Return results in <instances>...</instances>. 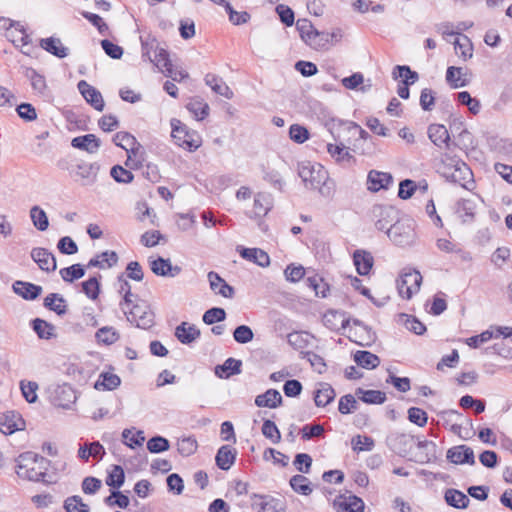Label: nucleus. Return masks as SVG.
<instances>
[{
  "mask_svg": "<svg viewBox=\"0 0 512 512\" xmlns=\"http://www.w3.org/2000/svg\"><path fill=\"white\" fill-rule=\"evenodd\" d=\"M78 89L85 100L97 111L104 109L105 103L101 93L87 83L85 80H81L78 83Z\"/></svg>",
  "mask_w": 512,
  "mask_h": 512,
  "instance_id": "14",
  "label": "nucleus"
},
{
  "mask_svg": "<svg viewBox=\"0 0 512 512\" xmlns=\"http://www.w3.org/2000/svg\"><path fill=\"white\" fill-rule=\"evenodd\" d=\"M386 234L397 246H411L416 241L415 222L410 218H401L390 225Z\"/></svg>",
  "mask_w": 512,
  "mask_h": 512,
  "instance_id": "4",
  "label": "nucleus"
},
{
  "mask_svg": "<svg viewBox=\"0 0 512 512\" xmlns=\"http://www.w3.org/2000/svg\"><path fill=\"white\" fill-rule=\"evenodd\" d=\"M24 421L20 414L14 411L0 413V431L5 435L13 434L23 429Z\"/></svg>",
  "mask_w": 512,
  "mask_h": 512,
  "instance_id": "13",
  "label": "nucleus"
},
{
  "mask_svg": "<svg viewBox=\"0 0 512 512\" xmlns=\"http://www.w3.org/2000/svg\"><path fill=\"white\" fill-rule=\"evenodd\" d=\"M236 459V450L230 445H223L217 451L215 461L221 470H229Z\"/></svg>",
  "mask_w": 512,
  "mask_h": 512,
  "instance_id": "31",
  "label": "nucleus"
},
{
  "mask_svg": "<svg viewBox=\"0 0 512 512\" xmlns=\"http://www.w3.org/2000/svg\"><path fill=\"white\" fill-rule=\"evenodd\" d=\"M12 288L17 295L25 300H35L42 293L41 286L20 280L15 281Z\"/></svg>",
  "mask_w": 512,
  "mask_h": 512,
  "instance_id": "22",
  "label": "nucleus"
},
{
  "mask_svg": "<svg viewBox=\"0 0 512 512\" xmlns=\"http://www.w3.org/2000/svg\"><path fill=\"white\" fill-rule=\"evenodd\" d=\"M373 214L380 217L375 222V227L383 231L389 228L388 225L394 220L396 211L392 207L376 205L373 207Z\"/></svg>",
  "mask_w": 512,
  "mask_h": 512,
  "instance_id": "30",
  "label": "nucleus"
},
{
  "mask_svg": "<svg viewBox=\"0 0 512 512\" xmlns=\"http://www.w3.org/2000/svg\"><path fill=\"white\" fill-rule=\"evenodd\" d=\"M351 442L353 450L357 452L371 451L375 445L373 438L362 435H356Z\"/></svg>",
  "mask_w": 512,
  "mask_h": 512,
  "instance_id": "59",
  "label": "nucleus"
},
{
  "mask_svg": "<svg viewBox=\"0 0 512 512\" xmlns=\"http://www.w3.org/2000/svg\"><path fill=\"white\" fill-rule=\"evenodd\" d=\"M323 324L332 331H339L349 325L350 320L345 314L335 310H330L323 315Z\"/></svg>",
  "mask_w": 512,
  "mask_h": 512,
  "instance_id": "25",
  "label": "nucleus"
},
{
  "mask_svg": "<svg viewBox=\"0 0 512 512\" xmlns=\"http://www.w3.org/2000/svg\"><path fill=\"white\" fill-rule=\"evenodd\" d=\"M234 340L240 344H246L253 340L254 333L247 325H240L235 328L233 332Z\"/></svg>",
  "mask_w": 512,
  "mask_h": 512,
  "instance_id": "62",
  "label": "nucleus"
},
{
  "mask_svg": "<svg viewBox=\"0 0 512 512\" xmlns=\"http://www.w3.org/2000/svg\"><path fill=\"white\" fill-rule=\"evenodd\" d=\"M142 58L153 63L157 68L162 67L161 63L163 60L159 56L162 50H166L161 47L159 42L155 38H147L143 40L141 38Z\"/></svg>",
  "mask_w": 512,
  "mask_h": 512,
  "instance_id": "9",
  "label": "nucleus"
},
{
  "mask_svg": "<svg viewBox=\"0 0 512 512\" xmlns=\"http://www.w3.org/2000/svg\"><path fill=\"white\" fill-rule=\"evenodd\" d=\"M6 37L15 45L22 48V52L26 55L30 54L29 44L30 37L26 33L23 25L19 22H12L10 27L6 30Z\"/></svg>",
  "mask_w": 512,
  "mask_h": 512,
  "instance_id": "8",
  "label": "nucleus"
},
{
  "mask_svg": "<svg viewBox=\"0 0 512 512\" xmlns=\"http://www.w3.org/2000/svg\"><path fill=\"white\" fill-rule=\"evenodd\" d=\"M444 499L449 506L457 509H465L470 503V499L467 495L453 488L445 491Z\"/></svg>",
  "mask_w": 512,
  "mask_h": 512,
  "instance_id": "36",
  "label": "nucleus"
},
{
  "mask_svg": "<svg viewBox=\"0 0 512 512\" xmlns=\"http://www.w3.org/2000/svg\"><path fill=\"white\" fill-rule=\"evenodd\" d=\"M289 137L295 143L302 144L309 139V132L302 125L292 124L289 128Z\"/></svg>",
  "mask_w": 512,
  "mask_h": 512,
  "instance_id": "61",
  "label": "nucleus"
},
{
  "mask_svg": "<svg viewBox=\"0 0 512 512\" xmlns=\"http://www.w3.org/2000/svg\"><path fill=\"white\" fill-rule=\"evenodd\" d=\"M121 309L126 314L127 320L134 323L138 328L149 329L154 325V312L145 301H138L129 311L123 304Z\"/></svg>",
  "mask_w": 512,
  "mask_h": 512,
  "instance_id": "5",
  "label": "nucleus"
},
{
  "mask_svg": "<svg viewBox=\"0 0 512 512\" xmlns=\"http://www.w3.org/2000/svg\"><path fill=\"white\" fill-rule=\"evenodd\" d=\"M282 400V396L278 390L268 389L265 393L256 396L255 405L274 409L282 404Z\"/></svg>",
  "mask_w": 512,
  "mask_h": 512,
  "instance_id": "32",
  "label": "nucleus"
},
{
  "mask_svg": "<svg viewBox=\"0 0 512 512\" xmlns=\"http://www.w3.org/2000/svg\"><path fill=\"white\" fill-rule=\"evenodd\" d=\"M335 35L328 32H319L316 30L314 34L308 37L307 45L315 50H326L329 48Z\"/></svg>",
  "mask_w": 512,
  "mask_h": 512,
  "instance_id": "41",
  "label": "nucleus"
},
{
  "mask_svg": "<svg viewBox=\"0 0 512 512\" xmlns=\"http://www.w3.org/2000/svg\"><path fill=\"white\" fill-rule=\"evenodd\" d=\"M355 394L361 401L367 404H382L386 400V394L379 390L358 388Z\"/></svg>",
  "mask_w": 512,
  "mask_h": 512,
  "instance_id": "45",
  "label": "nucleus"
},
{
  "mask_svg": "<svg viewBox=\"0 0 512 512\" xmlns=\"http://www.w3.org/2000/svg\"><path fill=\"white\" fill-rule=\"evenodd\" d=\"M290 486L295 492L305 496L312 492L309 479L300 474L294 475L290 479Z\"/></svg>",
  "mask_w": 512,
  "mask_h": 512,
  "instance_id": "49",
  "label": "nucleus"
},
{
  "mask_svg": "<svg viewBox=\"0 0 512 512\" xmlns=\"http://www.w3.org/2000/svg\"><path fill=\"white\" fill-rule=\"evenodd\" d=\"M263 435L270 439L273 443H278L281 439V434L276 424L272 420H264L262 425Z\"/></svg>",
  "mask_w": 512,
  "mask_h": 512,
  "instance_id": "63",
  "label": "nucleus"
},
{
  "mask_svg": "<svg viewBox=\"0 0 512 512\" xmlns=\"http://www.w3.org/2000/svg\"><path fill=\"white\" fill-rule=\"evenodd\" d=\"M127 152L126 166L130 168H139L145 161V150L143 146L137 141L135 146L129 147Z\"/></svg>",
  "mask_w": 512,
  "mask_h": 512,
  "instance_id": "38",
  "label": "nucleus"
},
{
  "mask_svg": "<svg viewBox=\"0 0 512 512\" xmlns=\"http://www.w3.org/2000/svg\"><path fill=\"white\" fill-rule=\"evenodd\" d=\"M238 251L241 257L259 265L260 267H267L270 264L269 255L260 248L239 247Z\"/></svg>",
  "mask_w": 512,
  "mask_h": 512,
  "instance_id": "24",
  "label": "nucleus"
},
{
  "mask_svg": "<svg viewBox=\"0 0 512 512\" xmlns=\"http://www.w3.org/2000/svg\"><path fill=\"white\" fill-rule=\"evenodd\" d=\"M82 290L88 298L97 299L100 293V283L97 277H91L82 282Z\"/></svg>",
  "mask_w": 512,
  "mask_h": 512,
  "instance_id": "60",
  "label": "nucleus"
},
{
  "mask_svg": "<svg viewBox=\"0 0 512 512\" xmlns=\"http://www.w3.org/2000/svg\"><path fill=\"white\" fill-rule=\"evenodd\" d=\"M122 437L124 439V444L130 448H135L136 446H142L145 441V436L143 431H137L134 435L132 434V430L124 429L122 432Z\"/></svg>",
  "mask_w": 512,
  "mask_h": 512,
  "instance_id": "57",
  "label": "nucleus"
},
{
  "mask_svg": "<svg viewBox=\"0 0 512 512\" xmlns=\"http://www.w3.org/2000/svg\"><path fill=\"white\" fill-rule=\"evenodd\" d=\"M461 71L462 68L450 66L446 71V81L450 84V86L454 89L459 87H464L467 85L466 80H461Z\"/></svg>",
  "mask_w": 512,
  "mask_h": 512,
  "instance_id": "55",
  "label": "nucleus"
},
{
  "mask_svg": "<svg viewBox=\"0 0 512 512\" xmlns=\"http://www.w3.org/2000/svg\"><path fill=\"white\" fill-rule=\"evenodd\" d=\"M64 508L67 512H89L90 507L84 503L80 496L68 497L64 502Z\"/></svg>",
  "mask_w": 512,
  "mask_h": 512,
  "instance_id": "54",
  "label": "nucleus"
},
{
  "mask_svg": "<svg viewBox=\"0 0 512 512\" xmlns=\"http://www.w3.org/2000/svg\"><path fill=\"white\" fill-rule=\"evenodd\" d=\"M200 330L193 324L182 322L175 329V336L182 344H190L200 337Z\"/></svg>",
  "mask_w": 512,
  "mask_h": 512,
  "instance_id": "27",
  "label": "nucleus"
},
{
  "mask_svg": "<svg viewBox=\"0 0 512 512\" xmlns=\"http://www.w3.org/2000/svg\"><path fill=\"white\" fill-rule=\"evenodd\" d=\"M356 270L360 275H367L373 266V257L370 253L356 250L353 255Z\"/></svg>",
  "mask_w": 512,
  "mask_h": 512,
  "instance_id": "40",
  "label": "nucleus"
},
{
  "mask_svg": "<svg viewBox=\"0 0 512 512\" xmlns=\"http://www.w3.org/2000/svg\"><path fill=\"white\" fill-rule=\"evenodd\" d=\"M242 361L235 358H228L223 364L215 367V375L222 379H227L232 375L241 373Z\"/></svg>",
  "mask_w": 512,
  "mask_h": 512,
  "instance_id": "28",
  "label": "nucleus"
},
{
  "mask_svg": "<svg viewBox=\"0 0 512 512\" xmlns=\"http://www.w3.org/2000/svg\"><path fill=\"white\" fill-rule=\"evenodd\" d=\"M428 137L438 147H449L450 135L447 128L441 124H431L428 127Z\"/></svg>",
  "mask_w": 512,
  "mask_h": 512,
  "instance_id": "29",
  "label": "nucleus"
},
{
  "mask_svg": "<svg viewBox=\"0 0 512 512\" xmlns=\"http://www.w3.org/2000/svg\"><path fill=\"white\" fill-rule=\"evenodd\" d=\"M15 472L19 478L29 481L51 483L46 480L47 470L50 466V460L40 456L32 451L21 453L15 459Z\"/></svg>",
  "mask_w": 512,
  "mask_h": 512,
  "instance_id": "1",
  "label": "nucleus"
},
{
  "mask_svg": "<svg viewBox=\"0 0 512 512\" xmlns=\"http://www.w3.org/2000/svg\"><path fill=\"white\" fill-rule=\"evenodd\" d=\"M333 508L336 512H363L364 502L355 495H339L333 501Z\"/></svg>",
  "mask_w": 512,
  "mask_h": 512,
  "instance_id": "12",
  "label": "nucleus"
},
{
  "mask_svg": "<svg viewBox=\"0 0 512 512\" xmlns=\"http://www.w3.org/2000/svg\"><path fill=\"white\" fill-rule=\"evenodd\" d=\"M354 361L365 369H374L380 364V358L369 351H357L354 354Z\"/></svg>",
  "mask_w": 512,
  "mask_h": 512,
  "instance_id": "46",
  "label": "nucleus"
},
{
  "mask_svg": "<svg viewBox=\"0 0 512 512\" xmlns=\"http://www.w3.org/2000/svg\"><path fill=\"white\" fill-rule=\"evenodd\" d=\"M25 76L30 81L35 95L44 99H48L50 97V90L43 75L38 73L33 68H27L25 71Z\"/></svg>",
  "mask_w": 512,
  "mask_h": 512,
  "instance_id": "15",
  "label": "nucleus"
},
{
  "mask_svg": "<svg viewBox=\"0 0 512 512\" xmlns=\"http://www.w3.org/2000/svg\"><path fill=\"white\" fill-rule=\"evenodd\" d=\"M421 282L422 276L417 270H410L402 273L397 281V288L400 296L410 299L414 293L419 291Z\"/></svg>",
  "mask_w": 512,
  "mask_h": 512,
  "instance_id": "7",
  "label": "nucleus"
},
{
  "mask_svg": "<svg viewBox=\"0 0 512 512\" xmlns=\"http://www.w3.org/2000/svg\"><path fill=\"white\" fill-rule=\"evenodd\" d=\"M100 378H102V381L98 380L95 383L96 389H100V387H102L104 390H113L117 388L121 383L119 376L113 373H102Z\"/></svg>",
  "mask_w": 512,
  "mask_h": 512,
  "instance_id": "52",
  "label": "nucleus"
},
{
  "mask_svg": "<svg viewBox=\"0 0 512 512\" xmlns=\"http://www.w3.org/2000/svg\"><path fill=\"white\" fill-rule=\"evenodd\" d=\"M171 126L172 137L177 145L189 151H195L199 148L201 137L196 132L189 131L187 126L177 119L171 121Z\"/></svg>",
  "mask_w": 512,
  "mask_h": 512,
  "instance_id": "6",
  "label": "nucleus"
},
{
  "mask_svg": "<svg viewBox=\"0 0 512 512\" xmlns=\"http://www.w3.org/2000/svg\"><path fill=\"white\" fill-rule=\"evenodd\" d=\"M151 270L159 276L175 277L180 274L182 269L179 266H173L169 259L159 257L151 262Z\"/></svg>",
  "mask_w": 512,
  "mask_h": 512,
  "instance_id": "23",
  "label": "nucleus"
},
{
  "mask_svg": "<svg viewBox=\"0 0 512 512\" xmlns=\"http://www.w3.org/2000/svg\"><path fill=\"white\" fill-rule=\"evenodd\" d=\"M298 175L308 189L318 190L325 197L330 196L332 182L329 181L328 172L318 163L301 162L298 165Z\"/></svg>",
  "mask_w": 512,
  "mask_h": 512,
  "instance_id": "2",
  "label": "nucleus"
},
{
  "mask_svg": "<svg viewBox=\"0 0 512 512\" xmlns=\"http://www.w3.org/2000/svg\"><path fill=\"white\" fill-rule=\"evenodd\" d=\"M113 142L116 146L127 151L129 147L136 145L137 139L128 132L120 131L114 135Z\"/></svg>",
  "mask_w": 512,
  "mask_h": 512,
  "instance_id": "56",
  "label": "nucleus"
},
{
  "mask_svg": "<svg viewBox=\"0 0 512 512\" xmlns=\"http://www.w3.org/2000/svg\"><path fill=\"white\" fill-rule=\"evenodd\" d=\"M110 175L118 183L127 184L134 179L132 172L123 168L121 165L113 166L110 170Z\"/></svg>",
  "mask_w": 512,
  "mask_h": 512,
  "instance_id": "58",
  "label": "nucleus"
},
{
  "mask_svg": "<svg viewBox=\"0 0 512 512\" xmlns=\"http://www.w3.org/2000/svg\"><path fill=\"white\" fill-rule=\"evenodd\" d=\"M260 509L262 512H286L283 501L272 497L261 502Z\"/></svg>",
  "mask_w": 512,
  "mask_h": 512,
  "instance_id": "64",
  "label": "nucleus"
},
{
  "mask_svg": "<svg viewBox=\"0 0 512 512\" xmlns=\"http://www.w3.org/2000/svg\"><path fill=\"white\" fill-rule=\"evenodd\" d=\"M104 502L109 507L117 506L121 509H126L129 506L130 500L121 491L114 490L105 498Z\"/></svg>",
  "mask_w": 512,
  "mask_h": 512,
  "instance_id": "51",
  "label": "nucleus"
},
{
  "mask_svg": "<svg viewBox=\"0 0 512 512\" xmlns=\"http://www.w3.org/2000/svg\"><path fill=\"white\" fill-rule=\"evenodd\" d=\"M44 306L57 315L62 316L67 313V302L61 294L50 293L44 298Z\"/></svg>",
  "mask_w": 512,
  "mask_h": 512,
  "instance_id": "35",
  "label": "nucleus"
},
{
  "mask_svg": "<svg viewBox=\"0 0 512 512\" xmlns=\"http://www.w3.org/2000/svg\"><path fill=\"white\" fill-rule=\"evenodd\" d=\"M159 56L162 57L161 59L163 62L161 63L162 67L158 68V70L161 71L166 77L172 78V80L176 82H181L182 80L188 78L189 75L186 71L175 67L172 64L167 50H162Z\"/></svg>",
  "mask_w": 512,
  "mask_h": 512,
  "instance_id": "16",
  "label": "nucleus"
},
{
  "mask_svg": "<svg viewBox=\"0 0 512 512\" xmlns=\"http://www.w3.org/2000/svg\"><path fill=\"white\" fill-rule=\"evenodd\" d=\"M455 53L462 57L464 61L470 59L473 56V45L468 36L464 34H458V37L454 41Z\"/></svg>",
  "mask_w": 512,
  "mask_h": 512,
  "instance_id": "43",
  "label": "nucleus"
},
{
  "mask_svg": "<svg viewBox=\"0 0 512 512\" xmlns=\"http://www.w3.org/2000/svg\"><path fill=\"white\" fill-rule=\"evenodd\" d=\"M118 255L115 251H104L91 258L87 267H98L100 269L110 268L117 264Z\"/></svg>",
  "mask_w": 512,
  "mask_h": 512,
  "instance_id": "34",
  "label": "nucleus"
},
{
  "mask_svg": "<svg viewBox=\"0 0 512 512\" xmlns=\"http://www.w3.org/2000/svg\"><path fill=\"white\" fill-rule=\"evenodd\" d=\"M52 399L55 406L67 409L75 403L77 396L70 385L64 384L54 390Z\"/></svg>",
  "mask_w": 512,
  "mask_h": 512,
  "instance_id": "17",
  "label": "nucleus"
},
{
  "mask_svg": "<svg viewBox=\"0 0 512 512\" xmlns=\"http://www.w3.org/2000/svg\"><path fill=\"white\" fill-rule=\"evenodd\" d=\"M76 176L82 180V185H92L97 180L100 165L94 163H80L77 165Z\"/></svg>",
  "mask_w": 512,
  "mask_h": 512,
  "instance_id": "20",
  "label": "nucleus"
},
{
  "mask_svg": "<svg viewBox=\"0 0 512 512\" xmlns=\"http://www.w3.org/2000/svg\"><path fill=\"white\" fill-rule=\"evenodd\" d=\"M71 145L73 148L86 151L89 154H95L101 146V141L94 134H86L73 138Z\"/></svg>",
  "mask_w": 512,
  "mask_h": 512,
  "instance_id": "19",
  "label": "nucleus"
},
{
  "mask_svg": "<svg viewBox=\"0 0 512 512\" xmlns=\"http://www.w3.org/2000/svg\"><path fill=\"white\" fill-rule=\"evenodd\" d=\"M59 273L65 282H73L74 280L82 278L85 275V270L81 264H73L69 267L62 268Z\"/></svg>",
  "mask_w": 512,
  "mask_h": 512,
  "instance_id": "50",
  "label": "nucleus"
},
{
  "mask_svg": "<svg viewBox=\"0 0 512 512\" xmlns=\"http://www.w3.org/2000/svg\"><path fill=\"white\" fill-rule=\"evenodd\" d=\"M447 459L457 465L462 464H475V456L472 448L466 445H458L448 449L446 454Z\"/></svg>",
  "mask_w": 512,
  "mask_h": 512,
  "instance_id": "10",
  "label": "nucleus"
},
{
  "mask_svg": "<svg viewBox=\"0 0 512 512\" xmlns=\"http://www.w3.org/2000/svg\"><path fill=\"white\" fill-rule=\"evenodd\" d=\"M205 84L209 86L213 92L216 94L225 97L226 99L233 98V91L230 87L223 81V79L215 74L208 73L204 78Z\"/></svg>",
  "mask_w": 512,
  "mask_h": 512,
  "instance_id": "26",
  "label": "nucleus"
},
{
  "mask_svg": "<svg viewBox=\"0 0 512 512\" xmlns=\"http://www.w3.org/2000/svg\"><path fill=\"white\" fill-rule=\"evenodd\" d=\"M476 203L472 199H460L456 203V213L463 222H471L474 220Z\"/></svg>",
  "mask_w": 512,
  "mask_h": 512,
  "instance_id": "39",
  "label": "nucleus"
},
{
  "mask_svg": "<svg viewBox=\"0 0 512 512\" xmlns=\"http://www.w3.org/2000/svg\"><path fill=\"white\" fill-rule=\"evenodd\" d=\"M394 78H402L403 84H413L418 80V74L415 71H412L409 66H396L393 71Z\"/></svg>",
  "mask_w": 512,
  "mask_h": 512,
  "instance_id": "53",
  "label": "nucleus"
},
{
  "mask_svg": "<svg viewBox=\"0 0 512 512\" xmlns=\"http://www.w3.org/2000/svg\"><path fill=\"white\" fill-rule=\"evenodd\" d=\"M40 46L47 52L59 58H64L68 55V48L63 46L59 38L49 37L41 39Z\"/></svg>",
  "mask_w": 512,
  "mask_h": 512,
  "instance_id": "37",
  "label": "nucleus"
},
{
  "mask_svg": "<svg viewBox=\"0 0 512 512\" xmlns=\"http://www.w3.org/2000/svg\"><path fill=\"white\" fill-rule=\"evenodd\" d=\"M30 218L36 229L46 231L49 227V220L46 212L35 205L30 209Z\"/></svg>",
  "mask_w": 512,
  "mask_h": 512,
  "instance_id": "47",
  "label": "nucleus"
},
{
  "mask_svg": "<svg viewBox=\"0 0 512 512\" xmlns=\"http://www.w3.org/2000/svg\"><path fill=\"white\" fill-rule=\"evenodd\" d=\"M393 177L389 173L371 170L367 176V188L371 192H378L381 189H388L392 184Z\"/></svg>",
  "mask_w": 512,
  "mask_h": 512,
  "instance_id": "18",
  "label": "nucleus"
},
{
  "mask_svg": "<svg viewBox=\"0 0 512 512\" xmlns=\"http://www.w3.org/2000/svg\"><path fill=\"white\" fill-rule=\"evenodd\" d=\"M272 197L268 193L259 192L254 197L252 213L255 217L265 216L272 208Z\"/></svg>",
  "mask_w": 512,
  "mask_h": 512,
  "instance_id": "33",
  "label": "nucleus"
},
{
  "mask_svg": "<svg viewBox=\"0 0 512 512\" xmlns=\"http://www.w3.org/2000/svg\"><path fill=\"white\" fill-rule=\"evenodd\" d=\"M31 258L37 263L38 267L47 273L53 272L57 268L55 256L46 248L37 247L31 251Z\"/></svg>",
  "mask_w": 512,
  "mask_h": 512,
  "instance_id": "11",
  "label": "nucleus"
},
{
  "mask_svg": "<svg viewBox=\"0 0 512 512\" xmlns=\"http://www.w3.org/2000/svg\"><path fill=\"white\" fill-rule=\"evenodd\" d=\"M32 328L40 339L49 340L56 337L55 326L43 319H34L32 321Z\"/></svg>",
  "mask_w": 512,
  "mask_h": 512,
  "instance_id": "44",
  "label": "nucleus"
},
{
  "mask_svg": "<svg viewBox=\"0 0 512 512\" xmlns=\"http://www.w3.org/2000/svg\"><path fill=\"white\" fill-rule=\"evenodd\" d=\"M440 170L447 180L457 183L467 190L474 188L473 173L460 158L444 154L441 158Z\"/></svg>",
  "mask_w": 512,
  "mask_h": 512,
  "instance_id": "3",
  "label": "nucleus"
},
{
  "mask_svg": "<svg viewBox=\"0 0 512 512\" xmlns=\"http://www.w3.org/2000/svg\"><path fill=\"white\" fill-rule=\"evenodd\" d=\"M207 277L212 291L225 298H232L234 296V288L227 284L218 273L210 271Z\"/></svg>",
  "mask_w": 512,
  "mask_h": 512,
  "instance_id": "21",
  "label": "nucleus"
},
{
  "mask_svg": "<svg viewBox=\"0 0 512 512\" xmlns=\"http://www.w3.org/2000/svg\"><path fill=\"white\" fill-rule=\"evenodd\" d=\"M125 481V473L120 465H113L112 469L108 472L106 484L118 490Z\"/></svg>",
  "mask_w": 512,
  "mask_h": 512,
  "instance_id": "48",
  "label": "nucleus"
},
{
  "mask_svg": "<svg viewBox=\"0 0 512 512\" xmlns=\"http://www.w3.org/2000/svg\"><path fill=\"white\" fill-rule=\"evenodd\" d=\"M336 396V393L331 385L327 383L320 384V387L315 391L314 402L318 407H325L331 403Z\"/></svg>",
  "mask_w": 512,
  "mask_h": 512,
  "instance_id": "42",
  "label": "nucleus"
}]
</instances>
